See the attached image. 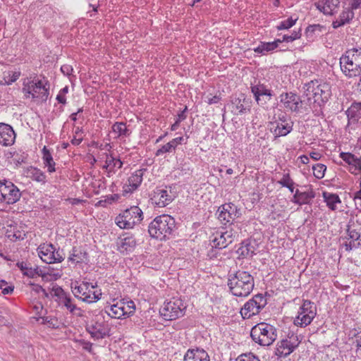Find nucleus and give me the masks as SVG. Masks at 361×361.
Wrapping results in <instances>:
<instances>
[{"label": "nucleus", "mask_w": 361, "mask_h": 361, "mask_svg": "<svg viewBox=\"0 0 361 361\" xmlns=\"http://www.w3.org/2000/svg\"><path fill=\"white\" fill-rule=\"evenodd\" d=\"M176 230L174 218L168 214L157 216L149 225V235L159 240H166L173 235Z\"/></svg>", "instance_id": "3"}, {"label": "nucleus", "mask_w": 361, "mask_h": 361, "mask_svg": "<svg viewBox=\"0 0 361 361\" xmlns=\"http://www.w3.org/2000/svg\"><path fill=\"white\" fill-rule=\"evenodd\" d=\"M24 275H26L30 278H34L36 276H40L42 277L43 280H47L48 277V274H44L42 269H40L38 267H36L35 268H26V271H24Z\"/></svg>", "instance_id": "44"}, {"label": "nucleus", "mask_w": 361, "mask_h": 361, "mask_svg": "<svg viewBox=\"0 0 361 361\" xmlns=\"http://www.w3.org/2000/svg\"><path fill=\"white\" fill-rule=\"evenodd\" d=\"M352 343L355 346L357 357H361V329H353L350 331Z\"/></svg>", "instance_id": "38"}, {"label": "nucleus", "mask_w": 361, "mask_h": 361, "mask_svg": "<svg viewBox=\"0 0 361 361\" xmlns=\"http://www.w3.org/2000/svg\"><path fill=\"white\" fill-rule=\"evenodd\" d=\"M323 27L319 24L317 25H309L307 29H306V32L307 33H313V32H315L317 31L318 32H321L322 30Z\"/></svg>", "instance_id": "62"}, {"label": "nucleus", "mask_w": 361, "mask_h": 361, "mask_svg": "<svg viewBox=\"0 0 361 361\" xmlns=\"http://www.w3.org/2000/svg\"><path fill=\"white\" fill-rule=\"evenodd\" d=\"M250 90L257 104L262 108H267L274 96L273 91L259 81L255 85H251Z\"/></svg>", "instance_id": "13"}, {"label": "nucleus", "mask_w": 361, "mask_h": 361, "mask_svg": "<svg viewBox=\"0 0 361 361\" xmlns=\"http://www.w3.org/2000/svg\"><path fill=\"white\" fill-rule=\"evenodd\" d=\"M184 361H209V356L202 348H192L185 353Z\"/></svg>", "instance_id": "24"}, {"label": "nucleus", "mask_w": 361, "mask_h": 361, "mask_svg": "<svg viewBox=\"0 0 361 361\" xmlns=\"http://www.w3.org/2000/svg\"><path fill=\"white\" fill-rule=\"evenodd\" d=\"M316 314V307L314 302L308 300H304L302 305L299 309L298 316L294 319V324L305 327L310 324Z\"/></svg>", "instance_id": "11"}, {"label": "nucleus", "mask_w": 361, "mask_h": 361, "mask_svg": "<svg viewBox=\"0 0 361 361\" xmlns=\"http://www.w3.org/2000/svg\"><path fill=\"white\" fill-rule=\"evenodd\" d=\"M340 67L349 78L361 75V48L347 50L340 58Z\"/></svg>", "instance_id": "4"}, {"label": "nucleus", "mask_w": 361, "mask_h": 361, "mask_svg": "<svg viewBox=\"0 0 361 361\" xmlns=\"http://www.w3.org/2000/svg\"><path fill=\"white\" fill-rule=\"evenodd\" d=\"M16 140V133L11 126L0 123V144L3 146H11Z\"/></svg>", "instance_id": "19"}, {"label": "nucleus", "mask_w": 361, "mask_h": 361, "mask_svg": "<svg viewBox=\"0 0 361 361\" xmlns=\"http://www.w3.org/2000/svg\"><path fill=\"white\" fill-rule=\"evenodd\" d=\"M87 259L88 255L85 250L80 247H73L68 257V261L78 264L86 262Z\"/></svg>", "instance_id": "30"}, {"label": "nucleus", "mask_w": 361, "mask_h": 361, "mask_svg": "<svg viewBox=\"0 0 361 361\" xmlns=\"http://www.w3.org/2000/svg\"><path fill=\"white\" fill-rule=\"evenodd\" d=\"M106 312L109 317L116 319H120L126 316L123 308H122V301L111 305L109 310H106Z\"/></svg>", "instance_id": "37"}, {"label": "nucleus", "mask_w": 361, "mask_h": 361, "mask_svg": "<svg viewBox=\"0 0 361 361\" xmlns=\"http://www.w3.org/2000/svg\"><path fill=\"white\" fill-rule=\"evenodd\" d=\"M38 255L41 259L47 263H59L65 259L63 250L56 249L52 244H42L37 248Z\"/></svg>", "instance_id": "9"}, {"label": "nucleus", "mask_w": 361, "mask_h": 361, "mask_svg": "<svg viewBox=\"0 0 361 361\" xmlns=\"http://www.w3.org/2000/svg\"><path fill=\"white\" fill-rule=\"evenodd\" d=\"M218 219L221 222L222 224L226 225L228 223H231L234 220L231 216L228 214L226 211H224L223 209H220V207L218 209Z\"/></svg>", "instance_id": "47"}, {"label": "nucleus", "mask_w": 361, "mask_h": 361, "mask_svg": "<svg viewBox=\"0 0 361 361\" xmlns=\"http://www.w3.org/2000/svg\"><path fill=\"white\" fill-rule=\"evenodd\" d=\"M137 243L135 238L133 235L128 234L126 236L120 239V241L117 243V250L121 253L127 254L133 252Z\"/></svg>", "instance_id": "21"}, {"label": "nucleus", "mask_w": 361, "mask_h": 361, "mask_svg": "<svg viewBox=\"0 0 361 361\" xmlns=\"http://www.w3.org/2000/svg\"><path fill=\"white\" fill-rule=\"evenodd\" d=\"M85 328L94 340L102 339L109 336L110 328L104 322L92 321L87 324Z\"/></svg>", "instance_id": "16"}, {"label": "nucleus", "mask_w": 361, "mask_h": 361, "mask_svg": "<svg viewBox=\"0 0 361 361\" xmlns=\"http://www.w3.org/2000/svg\"><path fill=\"white\" fill-rule=\"evenodd\" d=\"M346 114L349 119L354 121L361 118V102H353L346 111Z\"/></svg>", "instance_id": "36"}, {"label": "nucleus", "mask_w": 361, "mask_h": 361, "mask_svg": "<svg viewBox=\"0 0 361 361\" xmlns=\"http://www.w3.org/2000/svg\"><path fill=\"white\" fill-rule=\"evenodd\" d=\"M187 110L188 107L185 106L184 109L178 114V117L176 121L180 123L182 121L185 120L186 118L185 112Z\"/></svg>", "instance_id": "63"}, {"label": "nucleus", "mask_w": 361, "mask_h": 361, "mask_svg": "<svg viewBox=\"0 0 361 361\" xmlns=\"http://www.w3.org/2000/svg\"><path fill=\"white\" fill-rule=\"evenodd\" d=\"M270 131L274 135V140L281 136H286L293 130V123L269 122Z\"/></svg>", "instance_id": "20"}, {"label": "nucleus", "mask_w": 361, "mask_h": 361, "mask_svg": "<svg viewBox=\"0 0 361 361\" xmlns=\"http://www.w3.org/2000/svg\"><path fill=\"white\" fill-rule=\"evenodd\" d=\"M267 304L266 298L262 293L255 295L247 301L240 310V314L243 319H250L257 315Z\"/></svg>", "instance_id": "8"}, {"label": "nucleus", "mask_w": 361, "mask_h": 361, "mask_svg": "<svg viewBox=\"0 0 361 361\" xmlns=\"http://www.w3.org/2000/svg\"><path fill=\"white\" fill-rule=\"evenodd\" d=\"M228 286L234 296L247 297L254 288V277L246 271L238 270L234 273L229 272Z\"/></svg>", "instance_id": "2"}, {"label": "nucleus", "mask_w": 361, "mask_h": 361, "mask_svg": "<svg viewBox=\"0 0 361 361\" xmlns=\"http://www.w3.org/2000/svg\"><path fill=\"white\" fill-rule=\"evenodd\" d=\"M313 174L317 179H322L324 176L326 166L322 164H317L312 166Z\"/></svg>", "instance_id": "48"}, {"label": "nucleus", "mask_w": 361, "mask_h": 361, "mask_svg": "<svg viewBox=\"0 0 361 361\" xmlns=\"http://www.w3.org/2000/svg\"><path fill=\"white\" fill-rule=\"evenodd\" d=\"M280 43H281V39L270 42H261L258 47L254 49V51L258 54H265L267 52L276 49Z\"/></svg>", "instance_id": "32"}, {"label": "nucleus", "mask_w": 361, "mask_h": 361, "mask_svg": "<svg viewBox=\"0 0 361 361\" xmlns=\"http://www.w3.org/2000/svg\"><path fill=\"white\" fill-rule=\"evenodd\" d=\"M90 288V283L89 282H83L80 286H75V287H72V292L75 295V297L82 299V298L79 296V295H81L84 297H85V295L87 294L88 290Z\"/></svg>", "instance_id": "43"}, {"label": "nucleus", "mask_w": 361, "mask_h": 361, "mask_svg": "<svg viewBox=\"0 0 361 361\" xmlns=\"http://www.w3.org/2000/svg\"><path fill=\"white\" fill-rule=\"evenodd\" d=\"M298 20V18H293V17H290L288 19L283 20L280 23V24L276 27L277 30H286L293 27L296 21Z\"/></svg>", "instance_id": "50"}, {"label": "nucleus", "mask_w": 361, "mask_h": 361, "mask_svg": "<svg viewBox=\"0 0 361 361\" xmlns=\"http://www.w3.org/2000/svg\"><path fill=\"white\" fill-rule=\"evenodd\" d=\"M314 197L315 192L312 190L307 192H300L299 190H296L292 202L298 205L308 204Z\"/></svg>", "instance_id": "25"}, {"label": "nucleus", "mask_w": 361, "mask_h": 361, "mask_svg": "<svg viewBox=\"0 0 361 361\" xmlns=\"http://www.w3.org/2000/svg\"><path fill=\"white\" fill-rule=\"evenodd\" d=\"M146 169L135 171L128 179V182L123 186V195L131 193L137 190L142 181V177Z\"/></svg>", "instance_id": "18"}, {"label": "nucleus", "mask_w": 361, "mask_h": 361, "mask_svg": "<svg viewBox=\"0 0 361 361\" xmlns=\"http://www.w3.org/2000/svg\"><path fill=\"white\" fill-rule=\"evenodd\" d=\"M42 324L47 325L49 328L59 329L61 326V322L57 318L47 316L40 317Z\"/></svg>", "instance_id": "45"}, {"label": "nucleus", "mask_w": 361, "mask_h": 361, "mask_svg": "<svg viewBox=\"0 0 361 361\" xmlns=\"http://www.w3.org/2000/svg\"><path fill=\"white\" fill-rule=\"evenodd\" d=\"M243 98L235 97L231 101V112L234 115H240L245 114L247 111H250V109L247 108L245 106V104L247 102V100L245 97L242 96Z\"/></svg>", "instance_id": "27"}, {"label": "nucleus", "mask_w": 361, "mask_h": 361, "mask_svg": "<svg viewBox=\"0 0 361 361\" xmlns=\"http://www.w3.org/2000/svg\"><path fill=\"white\" fill-rule=\"evenodd\" d=\"M353 13L349 8H346L343 10L339 17L332 23V26L334 28L336 29L339 27H341L346 23H348L350 20L353 18Z\"/></svg>", "instance_id": "31"}, {"label": "nucleus", "mask_w": 361, "mask_h": 361, "mask_svg": "<svg viewBox=\"0 0 361 361\" xmlns=\"http://www.w3.org/2000/svg\"><path fill=\"white\" fill-rule=\"evenodd\" d=\"M20 196L19 189L12 182L6 180H0V201L12 204L17 202Z\"/></svg>", "instance_id": "12"}, {"label": "nucleus", "mask_w": 361, "mask_h": 361, "mask_svg": "<svg viewBox=\"0 0 361 361\" xmlns=\"http://www.w3.org/2000/svg\"><path fill=\"white\" fill-rule=\"evenodd\" d=\"M237 235V232L232 228H226L221 231H217L214 234V238L212 240L214 247L216 249L226 248L231 244Z\"/></svg>", "instance_id": "15"}, {"label": "nucleus", "mask_w": 361, "mask_h": 361, "mask_svg": "<svg viewBox=\"0 0 361 361\" xmlns=\"http://www.w3.org/2000/svg\"><path fill=\"white\" fill-rule=\"evenodd\" d=\"M143 219V212L137 206L124 210L115 218L116 224L122 229H131Z\"/></svg>", "instance_id": "6"}, {"label": "nucleus", "mask_w": 361, "mask_h": 361, "mask_svg": "<svg viewBox=\"0 0 361 361\" xmlns=\"http://www.w3.org/2000/svg\"><path fill=\"white\" fill-rule=\"evenodd\" d=\"M280 102L285 109L295 113L300 111L303 102L299 96L292 92L282 93L280 95Z\"/></svg>", "instance_id": "17"}, {"label": "nucleus", "mask_w": 361, "mask_h": 361, "mask_svg": "<svg viewBox=\"0 0 361 361\" xmlns=\"http://www.w3.org/2000/svg\"><path fill=\"white\" fill-rule=\"evenodd\" d=\"M25 233L24 231H20L19 230L7 231V237L10 238L11 240H23L25 237Z\"/></svg>", "instance_id": "51"}, {"label": "nucleus", "mask_w": 361, "mask_h": 361, "mask_svg": "<svg viewBox=\"0 0 361 361\" xmlns=\"http://www.w3.org/2000/svg\"><path fill=\"white\" fill-rule=\"evenodd\" d=\"M322 196L327 207L331 211H335L337 209L336 204L341 202L339 196L336 194L323 192Z\"/></svg>", "instance_id": "33"}, {"label": "nucleus", "mask_w": 361, "mask_h": 361, "mask_svg": "<svg viewBox=\"0 0 361 361\" xmlns=\"http://www.w3.org/2000/svg\"><path fill=\"white\" fill-rule=\"evenodd\" d=\"M293 180L291 179L290 174L288 173H284L282 178L278 181V183L280 184L283 187L288 186L290 183H293Z\"/></svg>", "instance_id": "57"}, {"label": "nucleus", "mask_w": 361, "mask_h": 361, "mask_svg": "<svg viewBox=\"0 0 361 361\" xmlns=\"http://www.w3.org/2000/svg\"><path fill=\"white\" fill-rule=\"evenodd\" d=\"M360 243H355V242H354L353 240H351L349 243H345L344 244L345 250L348 251V252L352 250L353 249L358 248L360 247Z\"/></svg>", "instance_id": "61"}, {"label": "nucleus", "mask_w": 361, "mask_h": 361, "mask_svg": "<svg viewBox=\"0 0 361 361\" xmlns=\"http://www.w3.org/2000/svg\"><path fill=\"white\" fill-rule=\"evenodd\" d=\"M339 4L340 0H317L315 3L317 8L324 15H333Z\"/></svg>", "instance_id": "22"}, {"label": "nucleus", "mask_w": 361, "mask_h": 361, "mask_svg": "<svg viewBox=\"0 0 361 361\" xmlns=\"http://www.w3.org/2000/svg\"><path fill=\"white\" fill-rule=\"evenodd\" d=\"M237 253L240 258L252 257L255 254V247L248 240H245L241 243L240 247L237 250Z\"/></svg>", "instance_id": "34"}, {"label": "nucleus", "mask_w": 361, "mask_h": 361, "mask_svg": "<svg viewBox=\"0 0 361 361\" xmlns=\"http://www.w3.org/2000/svg\"><path fill=\"white\" fill-rule=\"evenodd\" d=\"M250 336L255 343L260 345L269 346L277 338V331L274 326L261 322L252 328Z\"/></svg>", "instance_id": "5"}, {"label": "nucleus", "mask_w": 361, "mask_h": 361, "mask_svg": "<svg viewBox=\"0 0 361 361\" xmlns=\"http://www.w3.org/2000/svg\"><path fill=\"white\" fill-rule=\"evenodd\" d=\"M73 68L71 65L64 64L61 67V71L64 75L69 76L73 73Z\"/></svg>", "instance_id": "60"}, {"label": "nucleus", "mask_w": 361, "mask_h": 361, "mask_svg": "<svg viewBox=\"0 0 361 361\" xmlns=\"http://www.w3.org/2000/svg\"><path fill=\"white\" fill-rule=\"evenodd\" d=\"M173 151H175V149L173 148V145H172L170 143V142H169L166 145H163L160 149L157 150V152H155V155L157 157H159L165 153L171 152Z\"/></svg>", "instance_id": "55"}, {"label": "nucleus", "mask_w": 361, "mask_h": 361, "mask_svg": "<svg viewBox=\"0 0 361 361\" xmlns=\"http://www.w3.org/2000/svg\"><path fill=\"white\" fill-rule=\"evenodd\" d=\"M20 71H11L4 73L3 80L0 82L1 85H11L16 82L20 77Z\"/></svg>", "instance_id": "41"}, {"label": "nucleus", "mask_w": 361, "mask_h": 361, "mask_svg": "<svg viewBox=\"0 0 361 361\" xmlns=\"http://www.w3.org/2000/svg\"><path fill=\"white\" fill-rule=\"evenodd\" d=\"M51 296L56 298L55 300L59 305L64 306L72 314L81 316L80 309L77 307L70 295L67 294L61 286L56 284L53 285L51 288Z\"/></svg>", "instance_id": "10"}, {"label": "nucleus", "mask_w": 361, "mask_h": 361, "mask_svg": "<svg viewBox=\"0 0 361 361\" xmlns=\"http://www.w3.org/2000/svg\"><path fill=\"white\" fill-rule=\"evenodd\" d=\"M32 98L46 100L49 94V90L46 88L41 80L32 81Z\"/></svg>", "instance_id": "28"}, {"label": "nucleus", "mask_w": 361, "mask_h": 361, "mask_svg": "<svg viewBox=\"0 0 361 361\" xmlns=\"http://www.w3.org/2000/svg\"><path fill=\"white\" fill-rule=\"evenodd\" d=\"M112 130L117 133L118 137H128L130 134V131L127 128L126 125L123 122H116L112 126Z\"/></svg>", "instance_id": "40"}, {"label": "nucleus", "mask_w": 361, "mask_h": 361, "mask_svg": "<svg viewBox=\"0 0 361 361\" xmlns=\"http://www.w3.org/2000/svg\"><path fill=\"white\" fill-rule=\"evenodd\" d=\"M0 290L4 295L11 294L14 290V286L4 280H0Z\"/></svg>", "instance_id": "52"}, {"label": "nucleus", "mask_w": 361, "mask_h": 361, "mask_svg": "<svg viewBox=\"0 0 361 361\" xmlns=\"http://www.w3.org/2000/svg\"><path fill=\"white\" fill-rule=\"evenodd\" d=\"M220 209H223L224 211H226L233 219L239 217L241 214L240 209H238L237 206L231 202L221 205Z\"/></svg>", "instance_id": "42"}, {"label": "nucleus", "mask_w": 361, "mask_h": 361, "mask_svg": "<svg viewBox=\"0 0 361 361\" xmlns=\"http://www.w3.org/2000/svg\"><path fill=\"white\" fill-rule=\"evenodd\" d=\"M347 233L348 238L351 239L354 242L359 240L361 237V234L359 232H357L355 229H352L350 228V223L347 226Z\"/></svg>", "instance_id": "54"}, {"label": "nucleus", "mask_w": 361, "mask_h": 361, "mask_svg": "<svg viewBox=\"0 0 361 361\" xmlns=\"http://www.w3.org/2000/svg\"><path fill=\"white\" fill-rule=\"evenodd\" d=\"M235 361H260L259 359L252 353L242 354L239 355Z\"/></svg>", "instance_id": "56"}, {"label": "nucleus", "mask_w": 361, "mask_h": 361, "mask_svg": "<svg viewBox=\"0 0 361 361\" xmlns=\"http://www.w3.org/2000/svg\"><path fill=\"white\" fill-rule=\"evenodd\" d=\"M170 193L164 189H157L154 196L156 204L161 207L170 204L173 200V196Z\"/></svg>", "instance_id": "26"}, {"label": "nucleus", "mask_w": 361, "mask_h": 361, "mask_svg": "<svg viewBox=\"0 0 361 361\" xmlns=\"http://www.w3.org/2000/svg\"><path fill=\"white\" fill-rule=\"evenodd\" d=\"M300 343L298 336L294 334L283 338L276 344L275 355L278 357H286L298 347Z\"/></svg>", "instance_id": "14"}, {"label": "nucleus", "mask_w": 361, "mask_h": 361, "mask_svg": "<svg viewBox=\"0 0 361 361\" xmlns=\"http://www.w3.org/2000/svg\"><path fill=\"white\" fill-rule=\"evenodd\" d=\"M106 160L103 169L106 170L107 176L110 177L115 173L118 169L123 166V161L118 158L114 157L112 154H105Z\"/></svg>", "instance_id": "23"}, {"label": "nucleus", "mask_w": 361, "mask_h": 361, "mask_svg": "<svg viewBox=\"0 0 361 361\" xmlns=\"http://www.w3.org/2000/svg\"><path fill=\"white\" fill-rule=\"evenodd\" d=\"M42 159L45 166L47 167L48 171L49 173H53L56 171L55 169V162L54 161L52 155L49 150L44 146L42 150Z\"/></svg>", "instance_id": "35"}, {"label": "nucleus", "mask_w": 361, "mask_h": 361, "mask_svg": "<svg viewBox=\"0 0 361 361\" xmlns=\"http://www.w3.org/2000/svg\"><path fill=\"white\" fill-rule=\"evenodd\" d=\"M339 157L348 165L355 167L361 173V157H358L350 152H341Z\"/></svg>", "instance_id": "29"}, {"label": "nucleus", "mask_w": 361, "mask_h": 361, "mask_svg": "<svg viewBox=\"0 0 361 361\" xmlns=\"http://www.w3.org/2000/svg\"><path fill=\"white\" fill-rule=\"evenodd\" d=\"M186 310V305L180 298H173L172 300L164 302L160 308L161 316L167 321L176 319L183 317Z\"/></svg>", "instance_id": "7"}, {"label": "nucleus", "mask_w": 361, "mask_h": 361, "mask_svg": "<svg viewBox=\"0 0 361 361\" xmlns=\"http://www.w3.org/2000/svg\"><path fill=\"white\" fill-rule=\"evenodd\" d=\"M304 94L307 97V102L314 116L322 114V108L331 95L329 84L311 80L305 84Z\"/></svg>", "instance_id": "1"}, {"label": "nucleus", "mask_w": 361, "mask_h": 361, "mask_svg": "<svg viewBox=\"0 0 361 361\" xmlns=\"http://www.w3.org/2000/svg\"><path fill=\"white\" fill-rule=\"evenodd\" d=\"M117 195H111L109 196H107L106 198L104 200H100L99 201L98 204L99 205L104 206L105 203L111 204L113 202L116 200L118 199Z\"/></svg>", "instance_id": "59"}, {"label": "nucleus", "mask_w": 361, "mask_h": 361, "mask_svg": "<svg viewBox=\"0 0 361 361\" xmlns=\"http://www.w3.org/2000/svg\"><path fill=\"white\" fill-rule=\"evenodd\" d=\"M101 295L102 293L100 290L91 291L88 290L87 294L82 298V300L88 303L94 302L99 300Z\"/></svg>", "instance_id": "46"}, {"label": "nucleus", "mask_w": 361, "mask_h": 361, "mask_svg": "<svg viewBox=\"0 0 361 361\" xmlns=\"http://www.w3.org/2000/svg\"><path fill=\"white\" fill-rule=\"evenodd\" d=\"M273 122H279V123L281 122L283 123H288L287 116L283 113L278 115L277 118L275 121H274Z\"/></svg>", "instance_id": "64"}, {"label": "nucleus", "mask_w": 361, "mask_h": 361, "mask_svg": "<svg viewBox=\"0 0 361 361\" xmlns=\"http://www.w3.org/2000/svg\"><path fill=\"white\" fill-rule=\"evenodd\" d=\"M301 37V32L300 29L298 31H293L291 35H284L282 37L281 42H293L297 39L300 38Z\"/></svg>", "instance_id": "53"}, {"label": "nucleus", "mask_w": 361, "mask_h": 361, "mask_svg": "<svg viewBox=\"0 0 361 361\" xmlns=\"http://www.w3.org/2000/svg\"><path fill=\"white\" fill-rule=\"evenodd\" d=\"M27 176L32 179L39 183H44L46 182V176L44 172H42L40 169L30 167V169L27 171Z\"/></svg>", "instance_id": "39"}, {"label": "nucleus", "mask_w": 361, "mask_h": 361, "mask_svg": "<svg viewBox=\"0 0 361 361\" xmlns=\"http://www.w3.org/2000/svg\"><path fill=\"white\" fill-rule=\"evenodd\" d=\"M23 87V92L26 97H29L30 95L32 97V81L29 82L27 84H24Z\"/></svg>", "instance_id": "58"}, {"label": "nucleus", "mask_w": 361, "mask_h": 361, "mask_svg": "<svg viewBox=\"0 0 361 361\" xmlns=\"http://www.w3.org/2000/svg\"><path fill=\"white\" fill-rule=\"evenodd\" d=\"M122 308H123L126 316L129 317L135 312V302L133 300H128L126 302L122 301Z\"/></svg>", "instance_id": "49"}]
</instances>
